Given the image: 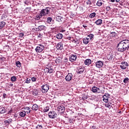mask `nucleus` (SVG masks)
<instances>
[{"label": "nucleus", "instance_id": "nucleus-1", "mask_svg": "<svg viewBox=\"0 0 129 129\" xmlns=\"http://www.w3.org/2000/svg\"><path fill=\"white\" fill-rule=\"evenodd\" d=\"M117 49L119 52H123L129 49V40H124L120 42L117 46Z\"/></svg>", "mask_w": 129, "mask_h": 129}, {"label": "nucleus", "instance_id": "nucleus-2", "mask_svg": "<svg viewBox=\"0 0 129 129\" xmlns=\"http://www.w3.org/2000/svg\"><path fill=\"white\" fill-rule=\"evenodd\" d=\"M45 49V46L43 44H38L37 46L35 48V51L37 53H41L43 52Z\"/></svg>", "mask_w": 129, "mask_h": 129}, {"label": "nucleus", "instance_id": "nucleus-3", "mask_svg": "<svg viewBox=\"0 0 129 129\" xmlns=\"http://www.w3.org/2000/svg\"><path fill=\"white\" fill-rule=\"evenodd\" d=\"M42 90H41L42 93H46L48 92V90H49V88H50V86L47 84L43 85L41 87Z\"/></svg>", "mask_w": 129, "mask_h": 129}, {"label": "nucleus", "instance_id": "nucleus-4", "mask_svg": "<svg viewBox=\"0 0 129 129\" xmlns=\"http://www.w3.org/2000/svg\"><path fill=\"white\" fill-rule=\"evenodd\" d=\"M50 10L51 8L49 7H46V9H43L41 10L40 12H41V15H42L43 16H46V15H48V14L50 13Z\"/></svg>", "mask_w": 129, "mask_h": 129}, {"label": "nucleus", "instance_id": "nucleus-5", "mask_svg": "<svg viewBox=\"0 0 129 129\" xmlns=\"http://www.w3.org/2000/svg\"><path fill=\"white\" fill-rule=\"evenodd\" d=\"M48 116L49 118H56L57 116V113L55 111H50L48 113Z\"/></svg>", "mask_w": 129, "mask_h": 129}, {"label": "nucleus", "instance_id": "nucleus-6", "mask_svg": "<svg viewBox=\"0 0 129 129\" xmlns=\"http://www.w3.org/2000/svg\"><path fill=\"white\" fill-rule=\"evenodd\" d=\"M91 91H92L93 93H100V89L99 88L96 86H94L92 88Z\"/></svg>", "mask_w": 129, "mask_h": 129}, {"label": "nucleus", "instance_id": "nucleus-7", "mask_svg": "<svg viewBox=\"0 0 129 129\" xmlns=\"http://www.w3.org/2000/svg\"><path fill=\"white\" fill-rule=\"evenodd\" d=\"M76 59H77V55L76 54L71 55L69 57V60L71 62H75Z\"/></svg>", "mask_w": 129, "mask_h": 129}, {"label": "nucleus", "instance_id": "nucleus-8", "mask_svg": "<svg viewBox=\"0 0 129 129\" xmlns=\"http://www.w3.org/2000/svg\"><path fill=\"white\" fill-rule=\"evenodd\" d=\"M56 47L57 50H60V51L63 50V43H62V42H59L56 44Z\"/></svg>", "mask_w": 129, "mask_h": 129}, {"label": "nucleus", "instance_id": "nucleus-9", "mask_svg": "<svg viewBox=\"0 0 129 129\" xmlns=\"http://www.w3.org/2000/svg\"><path fill=\"white\" fill-rule=\"evenodd\" d=\"M109 94H105L103 96V101L104 102H108V98H109Z\"/></svg>", "mask_w": 129, "mask_h": 129}, {"label": "nucleus", "instance_id": "nucleus-10", "mask_svg": "<svg viewBox=\"0 0 129 129\" xmlns=\"http://www.w3.org/2000/svg\"><path fill=\"white\" fill-rule=\"evenodd\" d=\"M127 65H128V64L126 61L122 62L121 63V65L120 66V68L123 70L126 69Z\"/></svg>", "mask_w": 129, "mask_h": 129}, {"label": "nucleus", "instance_id": "nucleus-11", "mask_svg": "<svg viewBox=\"0 0 129 129\" xmlns=\"http://www.w3.org/2000/svg\"><path fill=\"white\" fill-rule=\"evenodd\" d=\"M73 77V75L71 73H69L66 77V81H71L72 78Z\"/></svg>", "mask_w": 129, "mask_h": 129}, {"label": "nucleus", "instance_id": "nucleus-12", "mask_svg": "<svg viewBox=\"0 0 129 129\" xmlns=\"http://www.w3.org/2000/svg\"><path fill=\"white\" fill-rule=\"evenodd\" d=\"M57 110L60 113H63L65 111V107L63 106V105L59 106L57 107Z\"/></svg>", "mask_w": 129, "mask_h": 129}, {"label": "nucleus", "instance_id": "nucleus-13", "mask_svg": "<svg viewBox=\"0 0 129 129\" xmlns=\"http://www.w3.org/2000/svg\"><path fill=\"white\" fill-rule=\"evenodd\" d=\"M103 66V62L101 60H98L96 62V67L97 68H101Z\"/></svg>", "mask_w": 129, "mask_h": 129}, {"label": "nucleus", "instance_id": "nucleus-14", "mask_svg": "<svg viewBox=\"0 0 129 129\" xmlns=\"http://www.w3.org/2000/svg\"><path fill=\"white\" fill-rule=\"evenodd\" d=\"M84 72V68L80 67L78 68V71H77V73L78 74H82Z\"/></svg>", "mask_w": 129, "mask_h": 129}, {"label": "nucleus", "instance_id": "nucleus-15", "mask_svg": "<svg viewBox=\"0 0 129 129\" xmlns=\"http://www.w3.org/2000/svg\"><path fill=\"white\" fill-rule=\"evenodd\" d=\"M32 110H34V111H37V110L39 109V106L38 105H37V104H34L32 107Z\"/></svg>", "mask_w": 129, "mask_h": 129}, {"label": "nucleus", "instance_id": "nucleus-16", "mask_svg": "<svg viewBox=\"0 0 129 129\" xmlns=\"http://www.w3.org/2000/svg\"><path fill=\"white\" fill-rule=\"evenodd\" d=\"M62 57L60 56H58L55 60V63H56V64H60V63H62Z\"/></svg>", "mask_w": 129, "mask_h": 129}, {"label": "nucleus", "instance_id": "nucleus-17", "mask_svg": "<svg viewBox=\"0 0 129 129\" xmlns=\"http://www.w3.org/2000/svg\"><path fill=\"white\" fill-rule=\"evenodd\" d=\"M12 121H13V119L12 118L8 119L4 121L5 123L7 125H9L10 123H12Z\"/></svg>", "mask_w": 129, "mask_h": 129}, {"label": "nucleus", "instance_id": "nucleus-18", "mask_svg": "<svg viewBox=\"0 0 129 129\" xmlns=\"http://www.w3.org/2000/svg\"><path fill=\"white\" fill-rule=\"evenodd\" d=\"M84 64L89 66L91 64V60L90 59H87L84 61Z\"/></svg>", "mask_w": 129, "mask_h": 129}, {"label": "nucleus", "instance_id": "nucleus-19", "mask_svg": "<svg viewBox=\"0 0 129 129\" xmlns=\"http://www.w3.org/2000/svg\"><path fill=\"white\" fill-rule=\"evenodd\" d=\"M20 115L21 117H25L26 116V111L21 110V111L20 112Z\"/></svg>", "mask_w": 129, "mask_h": 129}, {"label": "nucleus", "instance_id": "nucleus-20", "mask_svg": "<svg viewBox=\"0 0 129 129\" xmlns=\"http://www.w3.org/2000/svg\"><path fill=\"white\" fill-rule=\"evenodd\" d=\"M24 111L26 112V113H30V112H31V109L29 107H24Z\"/></svg>", "mask_w": 129, "mask_h": 129}, {"label": "nucleus", "instance_id": "nucleus-21", "mask_svg": "<svg viewBox=\"0 0 129 129\" xmlns=\"http://www.w3.org/2000/svg\"><path fill=\"white\" fill-rule=\"evenodd\" d=\"M39 91H38L37 89H35L33 90L32 94L34 95V96H37V95H39Z\"/></svg>", "mask_w": 129, "mask_h": 129}, {"label": "nucleus", "instance_id": "nucleus-22", "mask_svg": "<svg viewBox=\"0 0 129 129\" xmlns=\"http://www.w3.org/2000/svg\"><path fill=\"white\" fill-rule=\"evenodd\" d=\"M39 31H43L46 29V27L44 25H40L38 28Z\"/></svg>", "mask_w": 129, "mask_h": 129}, {"label": "nucleus", "instance_id": "nucleus-23", "mask_svg": "<svg viewBox=\"0 0 129 129\" xmlns=\"http://www.w3.org/2000/svg\"><path fill=\"white\" fill-rule=\"evenodd\" d=\"M95 24H96L98 26L99 25H101L102 24V20L98 19L95 22Z\"/></svg>", "mask_w": 129, "mask_h": 129}, {"label": "nucleus", "instance_id": "nucleus-24", "mask_svg": "<svg viewBox=\"0 0 129 129\" xmlns=\"http://www.w3.org/2000/svg\"><path fill=\"white\" fill-rule=\"evenodd\" d=\"M89 41L90 40H89V38L86 37L83 39V43H84V44H85V45H87V44H88V43H89Z\"/></svg>", "mask_w": 129, "mask_h": 129}, {"label": "nucleus", "instance_id": "nucleus-25", "mask_svg": "<svg viewBox=\"0 0 129 129\" xmlns=\"http://www.w3.org/2000/svg\"><path fill=\"white\" fill-rule=\"evenodd\" d=\"M45 70L47 72V73H53V72H54V70H53V69H49V68H46Z\"/></svg>", "mask_w": 129, "mask_h": 129}, {"label": "nucleus", "instance_id": "nucleus-26", "mask_svg": "<svg viewBox=\"0 0 129 129\" xmlns=\"http://www.w3.org/2000/svg\"><path fill=\"white\" fill-rule=\"evenodd\" d=\"M106 103L105 104L106 107H108V108L110 109L112 107L111 103V102H106Z\"/></svg>", "mask_w": 129, "mask_h": 129}, {"label": "nucleus", "instance_id": "nucleus-27", "mask_svg": "<svg viewBox=\"0 0 129 129\" xmlns=\"http://www.w3.org/2000/svg\"><path fill=\"white\" fill-rule=\"evenodd\" d=\"M56 38L58 40H60V39H62L63 38V35L61 33H58L56 35Z\"/></svg>", "mask_w": 129, "mask_h": 129}, {"label": "nucleus", "instance_id": "nucleus-28", "mask_svg": "<svg viewBox=\"0 0 129 129\" xmlns=\"http://www.w3.org/2000/svg\"><path fill=\"white\" fill-rule=\"evenodd\" d=\"M93 37H94V35L92 34H90L89 35L87 36V38L89 39V40H92L93 39Z\"/></svg>", "mask_w": 129, "mask_h": 129}, {"label": "nucleus", "instance_id": "nucleus-29", "mask_svg": "<svg viewBox=\"0 0 129 129\" xmlns=\"http://www.w3.org/2000/svg\"><path fill=\"white\" fill-rule=\"evenodd\" d=\"M6 26V22H0V29H2L4 27Z\"/></svg>", "mask_w": 129, "mask_h": 129}, {"label": "nucleus", "instance_id": "nucleus-30", "mask_svg": "<svg viewBox=\"0 0 129 129\" xmlns=\"http://www.w3.org/2000/svg\"><path fill=\"white\" fill-rule=\"evenodd\" d=\"M43 16H44V15H42L41 12H40V15L36 16V20L39 21Z\"/></svg>", "mask_w": 129, "mask_h": 129}, {"label": "nucleus", "instance_id": "nucleus-31", "mask_svg": "<svg viewBox=\"0 0 129 129\" xmlns=\"http://www.w3.org/2000/svg\"><path fill=\"white\" fill-rule=\"evenodd\" d=\"M6 112V109L4 107L0 108V113H5Z\"/></svg>", "mask_w": 129, "mask_h": 129}, {"label": "nucleus", "instance_id": "nucleus-32", "mask_svg": "<svg viewBox=\"0 0 129 129\" xmlns=\"http://www.w3.org/2000/svg\"><path fill=\"white\" fill-rule=\"evenodd\" d=\"M17 67H19V68H21V66H22V63H21V62L20 61H17L15 63Z\"/></svg>", "mask_w": 129, "mask_h": 129}, {"label": "nucleus", "instance_id": "nucleus-33", "mask_svg": "<svg viewBox=\"0 0 129 129\" xmlns=\"http://www.w3.org/2000/svg\"><path fill=\"white\" fill-rule=\"evenodd\" d=\"M37 78H38L37 77V76L33 77L31 78V81H32V82H36V81H37Z\"/></svg>", "mask_w": 129, "mask_h": 129}, {"label": "nucleus", "instance_id": "nucleus-34", "mask_svg": "<svg viewBox=\"0 0 129 129\" xmlns=\"http://www.w3.org/2000/svg\"><path fill=\"white\" fill-rule=\"evenodd\" d=\"M102 2H101V0H98L96 5L98 6V7H101L102 6Z\"/></svg>", "mask_w": 129, "mask_h": 129}, {"label": "nucleus", "instance_id": "nucleus-35", "mask_svg": "<svg viewBox=\"0 0 129 129\" xmlns=\"http://www.w3.org/2000/svg\"><path fill=\"white\" fill-rule=\"evenodd\" d=\"M31 10H32L31 7H27V8H25L24 11L26 13H29V12H30V11Z\"/></svg>", "mask_w": 129, "mask_h": 129}, {"label": "nucleus", "instance_id": "nucleus-36", "mask_svg": "<svg viewBox=\"0 0 129 129\" xmlns=\"http://www.w3.org/2000/svg\"><path fill=\"white\" fill-rule=\"evenodd\" d=\"M49 109H50V107H49V106H46L44 108L43 110L44 112H47V111H49Z\"/></svg>", "mask_w": 129, "mask_h": 129}, {"label": "nucleus", "instance_id": "nucleus-37", "mask_svg": "<svg viewBox=\"0 0 129 129\" xmlns=\"http://www.w3.org/2000/svg\"><path fill=\"white\" fill-rule=\"evenodd\" d=\"M11 80L12 81V82H15L17 80V77L15 76H13L11 78Z\"/></svg>", "mask_w": 129, "mask_h": 129}, {"label": "nucleus", "instance_id": "nucleus-38", "mask_svg": "<svg viewBox=\"0 0 129 129\" xmlns=\"http://www.w3.org/2000/svg\"><path fill=\"white\" fill-rule=\"evenodd\" d=\"M95 16H96V13L94 12V13L90 14L89 18H94V17H95Z\"/></svg>", "mask_w": 129, "mask_h": 129}, {"label": "nucleus", "instance_id": "nucleus-39", "mask_svg": "<svg viewBox=\"0 0 129 129\" xmlns=\"http://www.w3.org/2000/svg\"><path fill=\"white\" fill-rule=\"evenodd\" d=\"M61 19H63V18L62 17H61L60 16H58V18H56V20H57V22H59V23L62 22Z\"/></svg>", "mask_w": 129, "mask_h": 129}, {"label": "nucleus", "instance_id": "nucleus-40", "mask_svg": "<svg viewBox=\"0 0 129 129\" xmlns=\"http://www.w3.org/2000/svg\"><path fill=\"white\" fill-rule=\"evenodd\" d=\"M110 36L111 37H115V36H116V33L114 32H111L110 33Z\"/></svg>", "mask_w": 129, "mask_h": 129}, {"label": "nucleus", "instance_id": "nucleus-41", "mask_svg": "<svg viewBox=\"0 0 129 129\" xmlns=\"http://www.w3.org/2000/svg\"><path fill=\"white\" fill-rule=\"evenodd\" d=\"M47 23H51V22H52V18L51 17H48L47 18Z\"/></svg>", "mask_w": 129, "mask_h": 129}, {"label": "nucleus", "instance_id": "nucleus-42", "mask_svg": "<svg viewBox=\"0 0 129 129\" xmlns=\"http://www.w3.org/2000/svg\"><path fill=\"white\" fill-rule=\"evenodd\" d=\"M128 80H129L128 78H125L123 80L124 83H127V82H128Z\"/></svg>", "mask_w": 129, "mask_h": 129}, {"label": "nucleus", "instance_id": "nucleus-43", "mask_svg": "<svg viewBox=\"0 0 129 129\" xmlns=\"http://www.w3.org/2000/svg\"><path fill=\"white\" fill-rule=\"evenodd\" d=\"M75 121V119L73 118H70L69 119V122L70 123H73V122Z\"/></svg>", "mask_w": 129, "mask_h": 129}, {"label": "nucleus", "instance_id": "nucleus-44", "mask_svg": "<svg viewBox=\"0 0 129 129\" xmlns=\"http://www.w3.org/2000/svg\"><path fill=\"white\" fill-rule=\"evenodd\" d=\"M26 83H30L31 82V79H30L29 78H27V80L25 81Z\"/></svg>", "mask_w": 129, "mask_h": 129}, {"label": "nucleus", "instance_id": "nucleus-45", "mask_svg": "<svg viewBox=\"0 0 129 129\" xmlns=\"http://www.w3.org/2000/svg\"><path fill=\"white\" fill-rule=\"evenodd\" d=\"M86 4L90 5H92V3L91 2V1L90 0H88L87 1Z\"/></svg>", "mask_w": 129, "mask_h": 129}, {"label": "nucleus", "instance_id": "nucleus-46", "mask_svg": "<svg viewBox=\"0 0 129 129\" xmlns=\"http://www.w3.org/2000/svg\"><path fill=\"white\" fill-rule=\"evenodd\" d=\"M113 58V56L112 55H109L108 56V59H109V60H112Z\"/></svg>", "mask_w": 129, "mask_h": 129}, {"label": "nucleus", "instance_id": "nucleus-47", "mask_svg": "<svg viewBox=\"0 0 129 129\" xmlns=\"http://www.w3.org/2000/svg\"><path fill=\"white\" fill-rule=\"evenodd\" d=\"M43 127L41 125H37L36 126V129H42Z\"/></svg>", "mask_w": 129, "mask_h": 129}, {"label": "nucleus", "instance_id": "nucleus-48", "mask_svg": "<svg viewBox=\"0 0 129 129\" xmlns=\"http://www.w3.org/2000/svg\"><path fill=\"white\" fill-rule=\"evenodd\" d=\"M24 33H19V37L20 38H23V37H24Z\"/></svg>", "mask_w": 129, "mask_h": 129}, {"label": "nucleus", "instance_id": "nucleus-49", "mask_svg": "<svg viewBox=\"0 0 129 129\" xmlns=\"http://www.w3.org/2000/svg\"><path fill=\"white\" fill-rule=\"evenodd\" d=\"M106 10L107 12H109V11L110 10V7L109 6H107L106 8Z\"/></svg>", "mask_w": 129, "mask_h": 129}, {"label": "nucleus", "instance_id": "nucleus-50", "mask_svg": "<svg viewBox=\"0 0 129 129\" xmlns=\"http://www.w3.org/2000/svg\"><path fill=\"white\" fill-rule=\"evenodd\" d=\"M83 28H84V29H85V30H87V29H88V27L86 25H83Z\"/></svg>", "mask_w": 129, "mask_h": 129}, {"label": "nucleus", "instance_id": "nucleus-51", "mask_svg": "<svg viewBox=\"0 0 129 129\" xmlns=\"http://www.w3.org/2000/svg\"><path fill=\"white\" fill-rule=\"evenodd\" d=\"M42 34H38V39H39H39H41V38H42Z\"/></svg>", "mask_w": 129, "mask_h": 129}, {"label": "nucleus", "instance_id": "nucleus-52", "mask_svg": "<svg viewBox=\"0 0 129 129\" xmlns=\"http://www.w3.org/2000/svg\"><path fill=\"white\" fill-rule=\"evenodd\" d=\"M7 94L4 93L3 94V98H7Z\"/></svg>", "mask_w": 129, "mask_h": 129}, {"label": "nucleus", "instance_id": "nucleus-53", "mask_svg": "<svg viewBox=\"0 0 129 129\" xmlns=\"http://www.w3.org/2000/svg\"><path fill=\"white\" fill-rule=\"evenodd\" d=\"M10 113H13V109H11L8 112V114H10Z\"/></svg>", "mask_w": 129, "mask_h": 129}, {"label": "nucleus", "instance_id": "nucleus-54", "mask_svg": "<svg viewBox=\"0 0 129 129\" xmlns=\"http://www.w3.org/2000/svg\"><path fill=\"white\" fill-rule=\"evenodd\" d=\"M65 30H61V31H60V32H61V33H64V32H65Z\"/></svg>", "mask_w": 129, "mask_h": 129}, {"label": "nucleus", "instance_id": "nucleus-55", "mask_svg": "<svg viewBox=\"0 0 129 129\" xmlns=\"http://www.w3.org/2000/svg\"><path fill=\"white\" fill-rule=\"evenodd\" d=\"M111 3H114L115 2V0H110Z\"/></svg>", "mask_w": 129, "mask_h": 129}, {"label": "nucleus", "instance_id": "nucleus-56", "mask_svg": "<svg viewBox=\"0 0 129 129\" xmlns=\"http://www.w3.org/2000/svg\"><path fill=\"white\" fill-rule=\"evenodd\" d=\"M14 116L15 117H18V115H17V114H15Z\"/></svg>", "mask_w": 129, "mask_h": 129}, {"label": "nucleus", "instance_id": "nucleus-57", "mask_svg": "<svg viewBox=\"0 0 129 129\" xmlns=\"http://www.w3.org/2000/svg\"><path fill=\"white\" fill-rule=\"evenodd\" d=\"M83 99H87V97H83Z\"/></svg>", "mask_w": 129, "mask_h": 129}, {"label": "nucleus", "instance_id": "nucleus-58", "mask_svg": "<svg viewBox=\"0 0 129 129\" xmlns=\"http://www.w3.org/2000/svg\"><path fill=\"white\" fill-rule=\"evenodd\" d=\"M104 91H100V93H102V94H103L104 93L103 92Z\"/></svg>", "mask_w": 129, "mask_h": 129}, {"label": "nucleus", "instance_id": "nucleus-59", "mask_svg": "<svg viewBox=\"0 0 129 129\" xmlns=\"http://www.w3.org/2000/svg\"><path fill=\"white\" fill-rule=\"evenodd\" d=\"M115 1H116V3H118V2H119V1H120V0H115Z\"/></svg>", "mask_w": 129, "mask_h": 129}, {"label": "nucleus", "instance_id": "nucleus-60", "mask_svg": "<svg viewBox=\"0 0 129 129\" xmlns=\"http://www.w3.org/2000/svg\"><path fill=\"white\" fill-rule=\"evenodd\" d=\"M13 85H14L13 84H10V86H13Z\"/></svg>", "mask_w": 129, "mask_h": 129}, {"label": "nucleus", "instance_id": "nucleus-61", "mask_svg": "<svg viewBox=\"0 0 129 129\" xmlns=\"http://www.w3.org/2000/svg\"><path fill=\"white\" fill-rule=\"evenodd\" d=\"M118 113H121V111H119Z\"/></svg>", "mask_w": 129, "mask_h": 129}, {"label": "nucleus", "instance_id": "nucleus-62", "mask_svg": "<svg viewBox=\"0 0 129 129\" xmlns=\"http://www.w3.org/2000/svg\"><path fill=\"white\" fill-rule=\"evenodd\" d=\"M70 39H71V37H69Z\"/></svg>", "mask_w": 129, "mask_h": 129}, {"label": "nucleus", "instance_id": "nucleus-63", "mask_svg": "<svg viewBox=\"0 0 129 129\" xmlns=\"http://www.w3.org/2000/svg\"><path fill=\"white\" fill-rule=\"evenodd\" d=\"M25 4H26V5H27V3H25Z\"/></svg>", "mask_w": 129, "mask_h": 129}]
</instances>
